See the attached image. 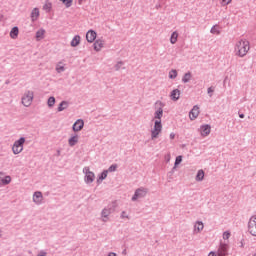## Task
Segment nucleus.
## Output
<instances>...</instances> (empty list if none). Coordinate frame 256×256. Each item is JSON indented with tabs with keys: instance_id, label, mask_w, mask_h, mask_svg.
Listing matches in <instances>:
<instances>
[{
	"instance_id": "7ed1b4c3",
	"label": "nucleus",
	"mask_w": 256,
	"mask_h": 256,
	"mask_svg": "<svg viewBox=\"0 0 256 256\" xmlns=\"http://www.w3.org/2000/svg\"><path fill=\"white\" fill-rule=\"evenodd\" d=\"M23 145H25V137H20L19 140H16L14 142V145L12 147L14 155H19V153L23 151Z\"/></svg>"
},
{
	"instance_id": "603ef678",
	"label": "nucleus",
	"mask_w": 256,
	"mask_h": 256,
	"mask_svg": "<svg viewBox=\"0 0 256 256\" xmlns=\"http://www.w3.org/2000/svg\"><path fill=\"white\" fill-rule=\"evenodd\" d=\"M159 7H161V5H157V6H156V9H159Z\"/></svg>"
},
{
	"instance_id": "de8ad7c7",
	"label": "nucleus",
	"mask_w": 256,
	"mask_h": 256,
	"mask_svg": "<svg viewBox=\"0 0 256 256\" xmlns=\"http://www.w3.org/2000/svg\"><path fill=\"white\" fill-rule=\"evenodd\" d=\"M240 119H245V114H239Z\"/></svg>"
},
{
	"instance_id": "4468645a",
	"label": "nucleus",
	"mask_w": 256,
	"mask_h": 256,
	"mask_svg": "<svg viewBox=\"0 0 256 256\" xmlns=\"http://www.w3.org/2000/svg\"><path fill=\"white\" fill-rule=\"evenodd\" d=\"M189 117L191 121H194V119H197V117H199V106H193L192 110L189 112Z\"/></svg>"
},
{
	"instance_id": "09e8293b",
	"label": "nucleus",
	"mask_w": 256,
	"mask_h": 256,
	"mask_svg": "<svg viewBox=\"0 0 256 256\" xmlns=\"http://www.w3.org/2000/svg\"><path fill=\"white\" fill-rule=\"evenodd\" d=\"M38 256H47L46 252H42L41 254H38Z\"/></svg>"
},
{
	"instance_id": "3c124183",
	"label": "nucleus",
	"mask_w": 256,
	"mask_h": 256,
	"mask_svg": "<svg viewBox=\"0 0 256 256\" xmlns=\"http://www.w3.org/2000/svg\"><path fill=\"white\" fill-rule=\"evenodd\" d=\"M83 1H86V0H78V3L81 5V3H83Z\"/></svg>"
},
{
	"instance_id": "a878e982",
	"label": "nucleus",
	"mask_w": 256,
	"mask_h": 256,
	"mask_svg": "<svg viewBox=\"0 0 256 256\" xmlns=\"http://www.w3.org/2000/svg\"><path fill=\"white\" fill-rule=\"evenodd\" d=\"M196 181H203V179H205V171L198 170L197 174H196Z\"/></svg>"
},
{
	"instance_id": "393cba45",
	"label": "nucleus",
	"mask_w": 256,
	"mask_h": 256,
	"mask_svg": "<svg viewBox=\"0 0 256 256\" xmlns=\"http://www.w3.org/2000/svg\"><path fill=\"white\" fill-rule=\"evenodd\" d=\"M183 162V156H177L174 162V167L172 168V171H175V169L178 167V165H181Z\"/></svg>"
},
{
	"instance_id": "cd10ccee",
	"label": "nucleus",
	"mask_w": 256,
	"mask_h": 256,
	"mask_svg": "<svg viewBox=\"0 0 256 256\" xmlns=\"http://www.w3.org/2000/svg\"><path fill=\"white\" fill-rule=\"evenodd\" d=\"M44 36H45V29H40L36 32L37 41H41V39H43Z\"/></svg>"
},
{
	"instance_id": "39448f33",
	"label": "nucleus",
	"mask_w": 256,
	"mask_h": 256,
	"mask_svg": "<svg viewBox=\"0 0 256 256\" xmlns=\"http://www.w3.org/2000/svg\"><path fill=\"white\" fill-rule=\"evenodd\" d=\"M83 173L85 174V177H84L85 183L89 185L95 181V173L89 170V167H84Z\"/></svg>"
},
{
	"instance_id": "72a5a7b5",
	"label": "nucleus",
	"mask_w": 256,
	"mask_h": 256,
	"mask_svg": "<svg viewBox=\"0 0 256 256\" xmlns=\"http://www.w3.org/2000/svg\"><path fill=\"white\" fill-rule=\"evenodd\" d=\"M51 7H52L51 2H47L46 4H44L43 9H44V11L49 13L51 11Z\"/></svg>"
},
{
	"instance_id": "6ab92c4d",
	"label": "nucleus",
	"mask_w": 256,
	"mask_h": 256,
	"mask_svg": "<svg viewBox=\"0 0 256 256\" xmlns=\"http://www.w3.org/2000/svg\"><path fill=\"white\" fill-rule=\"evenodd\" d=\"M11 39H17L19 37V27L14 26L10 31Z\"/></svg>"
},
{
	"instance_id": "ddd939ff",
	"label": "nucleus",
	"mask_w": 256,
	"mask_h": 256,
	"mask_svg": "<svg viewBox=\"0 0 256 256\" xmlns=\"http://www.w3.org/2000/svg\"><path fill=\"white\" fill-rule=\"evenodd\" d=\"M95 39H97V32H95V30H89L86 33V40L88 41V43H93Z\"/></svg>"
},
{
	"instance_id": "0eeeda50",
	"label": "nucleus",
	"mask_w": 256,
	"mask_h": 256,
	"mask_svg": "<svg viewBox=\"0 0 256 256\" xmlns=\"http://www.w3.org/2000/svg\"><path fill=\"white\" fill-rule=\"evenodd\" d=\"M248 233L252 237H256V215L252 216L248 221Z\"/></svg>"
},
{
	"instance_id": "2eb2a0df",
	"label": "nucleus",
	"mask_w": 256,
	"mask_h": 256,
	"mask_svg": "<svg viewBox=\"0 0 256 256\" xmlns=\"http://www.w3.org/2000/svg\"><path fill=\"white\" fill-rule=\"evenodd\" d=\"M200 132H201L202 137H207V135H209V133H211V125H209V124L202 125L200 127Z\"/></svg>"
},
{
	"instance_id": "f257e3e1",
	"label": "nucleus",
	"mask_w": 256,
	"mask_h": 256,
	"mask_svg": "<svg viewBox=\"0 0 256 256\" xmlns=\"http://www.w3.org/2000/svg\"><path fill=\"white\" fill-rule=\"evenodd\" d=\"M249 49V41L247 40H240L236 43L235 51L238 57H245L249 53Z\"/></svg>"
},
{
	"instance_id": "7c9ffc66",
	"label": "nucleus",
	"mask_w": 256,
	"mask_h": 256,
	"mask_svg": "<svg viewBox=\"0 0 256 256\" xmlns=\"http://www.w3.org/2000/svg\"><path fill=\"white\" fill-rule=\"evenodd\" d=\"M195 229H197L198 233H201V231H203V223L201 221H197L196 225L194 226Z\"/></svg>"
},
{
	"instance_id": "5fc2aeb1",
	"label": "nucleus",
	"mask_w": 256,
	"mask_h": 256,
	"mask_svg": "<svg viewBox=\"0 0 256 256\" xmlns=\"http://www.w3.org/2000/svg\"><path fill=\"white\" fill-rule=\"evenodd\" d=\"M103 221H107V220L103 219Z\"/></svg>"
},
{
	"instance_id": "4d7b16f0",
	"label": "nucleus",
	"mask_w": 256,
	"mask_h": 256,
	"mask_svg": "<svg viewBox=\"0 0 256 256\" xmlns=\"http://www.w3.org/2000/svg\"><path fill=\"white\" fill-rule=\"evenodd\" d=\"M254 256H256V253L254 254Z\"/></svg>"
},
{
	"instance_id": "f03ea898",
	"label": "nucleus",
	"mask_w": 256,
	"mask_h": 256,
	"mask_svg": "<svg viewBox=\"0 0 256 256\" xmlns=\"http://www.w3.org/2000/svg\"><path fill=\"white\" fill-rule=\"evenodd\" d=\"M161 131H163V124L161 123V120H155L154 128L151 131V139H157Z\"/></svg>"
},
{
	"instance_id": "f8f14e48",
	"label": "nucleus",
	"mask_w": 256,
	"mask_h": 256,
	"mask_svg": "<svg viewBox=\"0 0 256 256\" xmlns=\"http://www.w3.org/2000/svg\"><path fill=\"white\" fill-rule=\"evenodd\" d=\"M33 201L36 205H41L43 203V193L41 191L34 192Z\"/></svg>"
},
{
	"instance_id": "bb28decb",
	"label": "nucleus",
	"mask_w": 256,
	"mask_h": 256,
	"mask_svg": "<svg viewBox=\"0 0 256 256\" xmlns=\"http://www.w3.org/2000/svg\"><path fill=\"white\" fill-rule=\"evenodd\" d=\"M106 208L111 212L115 213V209H117V201H113L112 203L108 204Z\"/></svg>"
},
{
	"instance_id": "a211bd4d",
	"label": "nucleus",
	"mask_w": 256,
	"mask_h": 256,
	"mask_svg": "<svg viewBox=\"0 0 256 256\" xmlns=\"http://www.w3.org/2000/svg\"><path fill=\"white\" fill-rule=\"evenodd\" d=\"M80 43H81V36L76 35L73 37L70 45L71 47H79Z\"/></svg>"
},
{
	"instance_id": "79ce46f5",
	"label": "nucleus",
	"mask_w": 256,
	"mask_h": 256,
	"mask_svg": "<svg viewBox=\"0 0 256 256\" xmlns=\"http://www.w3.org/2000/svg\"><path fill=\"white\" fill-rule=\"evenodd\" d=\"M57 73H63L65 71V66H60L56 68Z\"/></svg>"
},
{
	"instance_id": "e433bc0d",
	"label": "nucleus",
	"mask_w": 256,
	"mask_h": 256,
	"mask_svg": "<svg viewBox=\"0 0 256 256\" xmlns=\"http://www.w3.org/2000/svg\"><path fill=\"white\" fill-rule=\"evenodd\" d=\"M207 93L209 97H213V93H215V87L211 86L207 89Z\"/></svg>"
},
{
	"instance_id": "49530a36",
	"label": "nucleus",
	"mask_w": 256,
	"mask_h": 256,
	"mask_svg": "<svg viewBox=\"0 0 256 256\" xmlns=\"http://www.w3.org/2000/svg\"><path fill=\"white\" fill-rule=\"evenodd\" d=\"M170 139H175V133L170 134Z\"/></svg>"
},
{
	"instance_id": "dca6fc26",
	"label": "nucleus",
	"mask_w": 256,
	"mask_h": 256,
	"mask_svg": "<svg viewBox=\"0 0 256 256\" xmlns=\"http://www.w3.org/2000/svg\"><path fill=\"white\" fill-rule=\"evenodd\" d=\"M77 143H79V135L74 134L72 135L69 140H68V145L70 147H75V145H77Z\"/></svg>"
},
{
	"instance_id": "864d4df0",
	"label": "nucleus",
	"mask_w": 256,
	"mask_h": 256,
	"mask_svg": "<svg viewBox=\"0 0 256 256\" xmlns=\"http://www.w3.org/2000/svg\"><path fill=\"white\" fill-rule=\"evenodd\" d=\"M241 247H243V242H241Z\"/></svg>"
},
{
	"instance_id": "412c9836",
	"label": "nucleus",
	"mask_w": 256,
	"mask_h": 256,
	"mask_svg": "<svg viewBox=\"0 0 256 256\" xmlns=\"http://www.w3.org/2000/svg\"><path fill=\"white\" fill-rule=\"evenodd\" d=\"M38 18H39V8H34L31 12V20L37 21Z\"/></svg>"
},
{
	"instance_id": "4c0bfd02",
	"label": "nucleus",
	"mask_w": 256,
	"mask_h": 256,
	"mask_svg": "<svg viewBox=\"0 0 256 256\" xmlns=\"http://www.w3.org/2000/svg\"><path fill=\"white\" fill-rule=\"evenodd\" d=\"M210 33H212L213 35H215V33L217 35H219L221 33V31L217 30V28L215 26H213L210 30Z\"/></svg>"
},
{
	"instance_id": "c9c22d12",
	"label": "nucleus",
	"mask_w": 256,
	"mask_h": 256,
	"mask_svg": "<svg viewBox=\"0 0 256 256\" xmlns=\"http://www.w3.org/2000/svg\"><path fill=\"white\" fill-rule=\"evenodd\" d=\"M117 167V164H112L106 171H108V173H113L117 171Z\"/></svg>"
},
{
	"instance_id": "a19ab883",
	"label": "nucleus",
	"mask_w": 256,
	"mask_h": 256,
	"mask_svg": "<svg viewBox=\"0 0 256 256\" xmlns=\"http://www.w3.org/2000/svg\"><path fill=\"white\" fill-rule=\"evenodd\" d=\"M120 217H121V219H129V215H127V212H125V211H122Z\"/></svg>"
},
{
	"instance_id": "c03bdc74",
	"label": "nucleus",
	"mask_w": 256,
	"mask_h": 256,
	"mask_svg": "<svg viewBox=\"0 0 256 256\" xmlns=\"http://www.w3.org/2000/svg\"><path fill=\"white\" fill-rule=\"evenodd\" d=\"M208 256H217V253L211 251V252H209Z\"/></svg>"
},
{
	"instance_id": "6e6d98bb",
	"label": "nucleus",
	"mask_w": 256,
	"mask_h": 256,
	"mask_svg": "<svg viewBox=\"0 0 256 256\" xmlns=\"http://www.w3.org/2000/svg\"><path fill=\"white\" fill-rule=\"evenodd\" d=\"M0 237H1V231H0Z\"/></svg>"
},
{
	"instance_id": "473e14b6",
	"label": "nucleus",
	"mask_w": 256,
	"mask_h": 256,
	"mask_svg": "<svg viewBox=\"0 0 256 256\" xmlns=\"http://www.w3.org/2000/svg\"><path fill=\"white\" fill-rule=\"evenodd\" d=\"M169 79H177V70L172 69V70L169 72Z\"/></svg>"
},
{
	"instance_id": "9d476101",
	"label": "nucleus",
	"mask_w": 256,
	"mask_h": 256,
	"mask_svg": "<svg viewBox=\"0 0 256 256\" xmlns=\"http://www.w3.org/2000/svg\"><path fill=\"white\" fill-rule=\"evenodd\" d=\"M83 127H85V121H83V119H78L72 125V131H74V133H78V131L83 130Z\"/></svg>"
},
{
	"instance_id": "37998d69",
	"label": "nucleus",
	"mask_w": 256,
	"mask_h": 256,
	"mask_svg": "<svg viewBox=\"0 0 256 256\" xmlns=\"http://www.w3.org/2000/svg\"><path fill=\"white\" fill-rule=\"evenodd\" d=\"M233 0H222L221 5H223V7H225V5H229V3H231Z\"/></svg>"
},
{
	"instance_id": "20e7f679",
	"label": "nucleus",
	"mask_w": 256,
	"mask_h": 256,
	"mask_svg": "<svg viewBox=\"0 0 256 256\" xmlns=\"http://www.w3.org/2000/svg\"><path fill=\"white\" fill-rule=\"evenodd\" d=\"M155 106L156 108H158L154 113V119H156V121H161V118L163 117V107H165V103L158 100L156 101Z\"/></svg>"
},
{
	"instance_id": "f3484780",
	"label": "nucleus",
	"mask_w": 256,
	"mask_h": 256,
	"mask_svg": "<svg viewBox=\"0 0 256 256\" xmlns=\"http://www.w3.org/2000/svg\"><path fill=\"white\" fill-rule=\"evenodd\" d=\"M170 97H171L172 101H179V98L181 97V90L180 89H174L171 92Z\"/></svg>"
},
{
	"instance_id": "58836bf2",
	"label": "nucleus",
	"mask_w": 256,
	"mask_h": 256,
	"mask_svg": "<svg viewBox=\"0 0 256 256\" xmlns=\"http://www.w3.org/2000/svg\"><path fill=\"white\" fill-rule=\"evenodd\" d=\"M121 67H123V61H119V62L115 65L116 71H119V69H121Z\"/></svg>"
},
{
	"instance_id": "aec40b11",
	"label": "nucleus",
	"mask_w": 256,
	"mask_h": 256,
	"mask_svg": "<svg viewBox=\"0 0 256 256\" xmlns=\"http://www.w3.org/2000/svg\"><path fill=\"white\" fill-rule=\"evenodd\" d=\"M109 174V172L107 170H104L97 179V183L99 185V183H101V181H105V179H107V175Z\"/></svg>"
},
{
	"instance_id": "6e6552de",
	"label": "nucleus",
	"mask_w": 256,
	"mask_h": 256,
	"mask_svg": "<svg viewBox=\"0 0 256 256\" xmlns=\"http://www.w3.org/2000/svg\"><path fill=\"white\" fill-rule=\"evenodd\" d=\"M31 103H33V91H27L22 97V105L24 107H31Z\"/></svg>"
},
{
	"instance_id": "c85d7f7f",
	"label": "nucleus",
	"mask_w": 256,
	"mask_h": 256,
	"mask_svg": "<svg viewBox=\"0 0 256 256\" xmlns=\"http://www.w3.org/2000/svg\"><path fill=\"white\" fill-rule=\"evenodd\" d=\"M191 72H187L184 74L183 78H182V83H189V81H191Z\"/></svg>"
},
{
	"instance_id": "5701e85b",
	"label": "nucleus",
	"mask_w": 256,
	"mask_h": 256,
	"mask_svg": "<svg viewBox=\"0 0 256 256\" xmlns=\"http://www.w3.org/2000/svg\"><path fill=\"white\" fill-rule=\"evenodd\" d=\"M93 45H94V51H99L100 49H103L102 40H96Z\"/></svg>"
},
{
	"instance_id": "ea45409f",
	"label": "nucleus",
	"mask_w": 256,
	"mask_h": 256,
	"mask_svg": "<svg viewBox=\"0 0 256 256\" xmlns=\"http://www.w3.org/2000/svg\"><path fill=\"white\" fill-rule=\"evenodd\" d=\"M229 237H231V232L225 231V232L223 233V239H229Z\"/></svg>"
},
{
	"instance_id": "c756f323",
	"label": "nucleus",
	"mask_w": 256,
	"mask_h": 256,
	"mask_svg": "<svg viewBox=\"0 0 256 256\" xmlns=\"http://www.w3.org/2000/svg\"><path fill=\"white\" fill-rule=\"evenodd\" d=\"M112 212L109 211V209L106 207L102 210L101 212V216L104 218V219H107L109 217V215H111Z\"/></svg>"
},
{
	"instance_id": "1a4fd4ad",
	"label": "nucleus",
	"mask_w": 256,
	"mask_h": 256,
	"mask_svg": "<svg viewBox=\"0 0 256 256\" xmlns=\"http://www.w3.org/2000/svg\"><path fill=\"white\" fill-rule=\"evenodd\" d=\"M217 256H227L229 255V245L226 243H220L218 250L216 252Z\"/></svg>"
},
{
	"instance_id": "423d86ee",
	"label": "nucleus",
	"mask_w": 256,
	"mask_h": 256,
	"mask_svg": "<svg viewBox=\"0 0 256 256\" xmlns=\"http://www.w3.org/2000/svg\"><path fill=\"white\" fill-rule=\"evenodd\" d=\"M147 193H149V190L147 188H138L135 190L134 195L132 196V201H137V199H143V197L147 196Z\"/></svg>"
},
{
	"instance_id": "4be33fe9",
	"label": "nucleus",
	"mask_w": 256,
	"mask_h": 256,
	"mask_svg": "<svg viewBox=\"0 0 256 256\" xmlns=\"http://www.w3.org/2000/svg\"><path fill=\"white\" fill-rule=\"evenodd\" d=\"M178 37H179V33H177V31H174V32L171 34L170 43H171L172 45H175V43H177Z\"/></svg>"
},
{
	"instance_id": "b1692460",
	"label": "nucleus",
	"mask_w": 256,
	"mask_h": 256,
	"mask_svg": "<svg viewBox=\"0 0 256 256\" xmlns=\"http://www.w3.org/2000/svg\"><path fill=\"white\" fill-rule=\"evenodd\" d=\"M67 107H69V102L67 101H62L59 106H58V112H61V111H65V109H67Z\"/></svg>"
},
{
	"instance_id": "9b49d317",
	"label": "nucleus",
	"mask_w": 256,
	"mask_h": 256,
	"mask_svg": "<svg viewBox=\"0 0 256 256\" xmlns=\"http://www.w3.org/2000/svg\"><path fill=\"white\" fill-rule=\"evenodd\" d=\"M11 183V176H5L4 172H0V187L9 185Z\"/></svg>"
},
{
	"instance_id": "a18cd8bd",
	"label": "nucleus",
	"mask_w": 256,
	"mask_h": 256,
	"mask_svg": "<svg viewBox=\"0 0 256 256\" xmlns=\"http://www.w3.org/2000/svg\"><path fill=\"white\" fill-rule=\"evenodd\" d=\"M107 256H117V253H115V252H110Z\"/></svg>"
},
{
	"instance_id": "8fccbe9b",
	"label": "nucleus",
	"mask_w": 256,
	"mask_h": 256,
	"mask_svg": "<svg viewBox=\"0 0 256 256\" xmlns=\"http://www.w3.org/2000/svg\"><path fill=\"white\" fill-rule=\"evenodd\" d=\"M61 155V150H57V156Z\"/></svg>"
},
{
	"instance_id": "2f4dec72",
	"label": "nucleus",
	"mask_w": 256,
	"mask_h": 256,
	"mask_svg": "<svg viewBox=\"0 0 256 256\" xmlns=\"http://www.w3.org/2000/svg\"><path fill=\"white\" fill-rule=\"evenodd\" d=\"M67 9L73 5V0H60Z\"/></svg>"
},
{
	"instance_id": "f704fd0d",
	"label": "nucleus",
	"mask_w": 256,
	"mask_h": 256,
	"mask_svg": "<svg viewBox=\"0 0 256 256\" xmlns=\"http://www.w3.org/2000/svg\"><path fill=\"white\" fill-rule=\"evenodd\" d=\"M48 107H54L55 105V97L51 96L48 98Z\"/></svg>"
}]
</instances>
